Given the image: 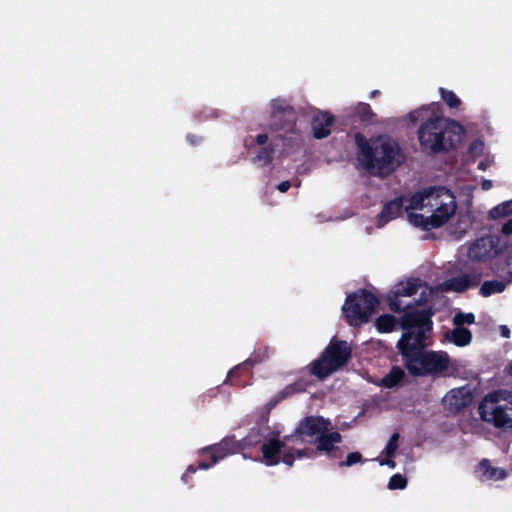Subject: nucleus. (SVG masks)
<instances>
[{
  "mask_svg": "<svg viewBox=\"0 0 512 512\" xmlns=\"http://www.w3.org/2000/svg\"><path fill=\"white\" fill-rule=\"evenodd\" d=\"M435 291L418 279H409L395 285L388 295L389 307L394 312H405L402 327L405 333L398 341L397 347L403 357L407 370L412 375H427L441 372L448 368L449 359L442 352L423 350L425 341L432 329L431 311L414 306L427 302Z\"/></svg>",
  "mask_w": 512,
  "mask_h": 512,
  "instance_id": "nucleus-1",
  "label": "nucleus"
},
{
  "mask_svg": "<svg viewBox=\"0 0 512 512\" xmlns=\"http://www.w3.org/2000/svg\"><path fill=\"white\" fill-rule=\"evenodd\" d=\"M457 209L455 195L441 186L421 189L406 199L408 222L427 231L446 226L455 217Z\"/></svg>",
  "mask_w": 512,
  "mask_h": 512,
  "instance_id": "nucleus-2",
  "label": "nucleus"
},
{
  "mask_svg": "<svg viewBox=\"0 0 512 512\" xmlns=\"http://www.w3.org/2000/svg\"><path fill=\"white\" fill-rule=\"evenodd\" d=\"M408 118L412 123L424 121L418 131V139L426 152L447 151L464 139V127L454 120L441 117L439 105L436 103L412 111Z\"/></svg>",
  "mask_w": 512,
  "mask_h": 512,
  "instance_id": "nucleus-3",
  "label": "nucleus"
},
{
  "mask_svg": "<svg viewBox=\"0 0 512 512\" xmlns=\"http://www.w3.org/2000/svg\"><path fill=\"white\" fill-rule=\"evenodd\" d=\"M331 423L322 417H308L303 420L295 435L285 438L281 442L277 439H270L262 445V462L267 466H273L283 461L291 466L294 461L293 453L302 458L305 451L297 449V444L303 442L305 437H317L318 440L329 430Z\"/></svg>",
  "mask_w": 512,
  "mask_h": 512,
  "instance_id": "nucleus-4",
  "label": "nucleus"
},
{
  "mask_svg": "<svg viewBox=\"0 0 512 512\" xmlns=\"http://www.w3.org/2000/svg\"><path fill=\"white\" fill-rule=\"evenodd\" d=\"M358 147L357 159L369 173L385 176L396 169L402 162V155L397 143L388 136L366 139L356 135Z\"/></svg>",
  "mask_w": 512,
  "mask_h": 512,
  "instance_id": "nucleus-5",
  "label": "nucleus"
},
{
  "mask_svg": "<svg viewBox=\"0 0 512 512\" xmlns=\"http://www.w3.org/2000/svg\"><path fill=\"white\" fill-rule=\"evenodd\" d=\"M482 421L501 430H512V391L494 390L486 394L478 405Z\"/></svg>",
  "mask_w": 512,
  "mask_h": 512,
  "instance_id": "nucleus-6",
  "label": "nucleus"
},
{
  "mask_svg": "<svg viewBox=\"0 0 512 512\" xmlns=\"http://www.w3.org/2000/svg\"><path fill=\"white\" fill-rule=\"evenodd\" d=\"M507 248V242L497 235H487L471 242L467 249V258L472 262L489 264L494 272L503 270L499 258Z\"/></svg>",
  "mask_w": 512,
  "mask_h": 512,
  "instance_id": "nucleus-7",
  "label": "nucleus"
},
{
  "mask_svg": "<svg viewBox=\"0 0 512 512\" xmlns=\"http://www.w3.org/2000/svg\"><path fill=\"white\" fill-rule=\"evenodd\" d=\"M350 346L346 341L332 340L321 358L312 365V372L319 378H325L338 370L349 359Z\"/></svg>",
  "mask_w": 512,
  "mask_h": 512,
  "instance_id": "nucleus-8",
  "label": "nucleus"
},
{
  "mask_svg": "<svg viewBox=\"0 0 512 512\" xmlns=\"http://www.w3.org/2000/svg\"><path fill=\"white\" fill-rule=\"evenodd\" d=\"M377 304L378 300L373 294L361 291L348 296L342 309L347 321L358 326L368 321Z\"/></svg>",
  "mask_w": 512,
  "mask_h": 512,
  "instance_id": "nucleus-9",
  "label": "nucleus"
},
{
  "mask_svg": "<svg viewBox=\"0 0 512 512\" xmlns=\"http://www.w3.org/2000/svg\"><path fill=\"white\" fill-rule=\"evenodd\" d=\"M280 142H282V139L277 136L270 137L267 133H261L256 137H248L245 140V147L252 149L255 144L262 147L254 158V162L259 165H267L272 160L275 147L279 146Z\"/></svg>",
  "mask_w": 512,
  "mask_h": 512,
  "instance_id": "nucleus-10",
  "label": "nucleus"
},
{
  "mask_svg": "<svg viewBox=\"0 0 512 512\" xmlns=\"http://www.w3.org/2000/svg\"><path fill=\"white\" fill-rule=\"evenodd\" d=\"M482 275L478 273H468L459 275L457 277L451 278L445 281L441 285V290L446 292H463L469 288L476 286Z\"/></svg>",
  "mask_w": 512,
  "mask_h": 512,
  "instance_id": "nucleus-11",
  "label": "nucleus"
},
{
  "mask_svg": "<svg viewBox=\"0 0 512 512\" xmlns=\"http://www.w3.org/2000/svg\"><path fill=\"white\" fill-rule=\"evenodd\" d=\"M472 400L469 388L460 387L450 390L443 398L444 405L451 411H458Z\"/></svg>",
  "mask_w": 512,
  "mask_h": 512,
  "instance_id": "nucleus-12",
  "label": "nucleus"
},
{
  "mask_svg": "<svg viewBox=\"0 0 512 512\" xmlns=\"http://www.w3.org/2000/svg\"><path fill=\"white\" fill-rule=\"evenodd\" d=\"M472 229V220L468 215H460L455 221L446 225V232L453 240H461L466 237Z\"/></svg>",
  "mask_w": 512,
  "mask_h": 512,
  "instance_id": "nucleus-13",
  "label": "nucleus"
},
{
  "mask_svg": "<svg viewBox=\"0 0 512 512\" xmlns=\"http://www.w3.org/2000/svg\"><path fill=\"white\" fill-rule=\"evenodd\" d=\"M407 197L396 199L391 202H389L385 207L383 208L381 214L379 215L378 219V226L381 227L387 222H389L392 219L397 218L401 215L403 209L406 211V199Z\"/></svg>",
  "mask_w": 512,
  "mask_h": 512,
  "instance_id": "nucleus-14",
  "label": "nucleus"
},
{
  "mask_svg": "<svg viewBox=\"0 0 512 512\" xmlns=\"http://www.w3.org/2000/svg\"><path fill=\"white\" fill-rule=\"evenodd\" d=\"M476 473L477 477L483 482L499 481L504 479L507 475L503 469L492 466L486 459L479 463Z\"/></svg>",
  "mask_w": 512,
  "mask_h": 512,
  "instance_id": "nucleus-15",
  "label": "nucleus"
},
{
  "mask_svg": "<svg viewBox=\"0 0 512 512\" xmlns=\"http://www.w3.org/2000/svg\"><path fill=\"white\" fill-rule=\"evenodd\" d=\"M333 117L326 112H320L315 115L312 122L313 134L316 138L327 137L331 132Z\"/></svg>",
  "mask_w": 512,
  "mask_h": 512,
  "instance_id": "nucleus-16",
  "label": "nucleus"
},
{
  "mask_svg": "<svg viewBox=\"0 0 512 512\" xmlns=\"http://www.w3.org/2000/svg\"><path fill=\"white\" fill-rule=\"evenodd\" d=\"M239 450L238 444L233 439H225L217 446L205 448L204 453H209L213 463H217L218 460L222 459L230 453H235Z\"/></svg>",
  "mask_w": 512,
  "mask_h": 512,
  "instance_id": "nucleus-17",
  "label": "nucleus"
},
{
  "mask_svg": "<svg viewBox=\"0 0 512 512\" xmlns=\"http://www.w3.org/2000/svg\"><path fill=\"white\" fill-rule=\"evenodd\" d=\"M318 441V451L324 452L332 457H338V448L335 446L341 441V435L338 432L322 435Z\"/></svg>",
  "mask_w": 512,
  "mask_h": 512,
  "instance_id": "nucleus-18",
  "label": "nucleus"
},
{
  "mask_svg": "<svg viewBox=\"0 0 512 512\" xmlns=\"http://www.w3.org/2000/svg\"><path fill=\"white\" fill-rule=\"evenodd\" d=\"M445 339L458 347H465L472 341V333L465 327L454 326L452 330L445 332Z\"/></svg>",
  "mask_w": 512,
  "mask_h": 512,
  "instance_id": "nucleus-19",
  "label": "nucleus"
},
{
  "mask_svg": "<svg viewBox=\"0 0 512 512\" xmlns=\"http://www.w3.org/2000/svg\"><path fill=\"white\" fill-rule=\"evenodd\" d=\"M505 283L502 281L492 280L486 281L480 288V294L484 297H489L496 293H501L505 290Z\"/></svg>",
  "mask_w": 512,
  "mask_h": 512,
  "instance_id": "nucleus-20",
  "label": "nucleus"
},
{
  "mask_svg": "<svg viewBox=\"0 0 512 512\" xmlns=\"http://www.w3.org/2000/svg\"><path fill=\"white\" fill-rule=\"evenodd\" d=\"M512 214V199L504 201L489 211L491 219H500Z\"/></svg>",
  "mask_w": 512,
  "mask_h": 512,
  "instance_id": "nucleus-21",
  "label": "nucleus"
},
{
  "mask_svg": "<svg viewBox=\"0 0 512 512\" xmlns=\"http://www.w3.org/2000/svg\"><path fill=\"white\" fill-rule=\"evenodd\" d=\"M404 371L400 367H393L391 371L382 379L384 386L391 388L402 381Z\"/></svg>",
  "mask_w": 512,
  "mask_h": 512,
  "instance_id": "nucleus-22",
  "label": "nucleus"
},
{
  "mask_svg": "<svg viewBox=\"0 0 512 512\" xmlns=\"http://www.w3.org/2000/svg\"><path fill=\"white\" fill-rule=\"evenodd\" d=\"M475 315L473 313H464L457 311L453 318L452 323L457 327H464V325H471L475 323Z\"/></svg>",
  "mask_w": 512,
  "mask_h": 512,
  "instance_id": "nucleus-23",
  "label": "nucleus"
},
{
  "mask_svg": "<svg viewBox=\"0 0 512 512\" xmlns=\"http://www.w3.org/2000/svg\"><path fill=\"white\" fill-rule=\"evenodd\" d=\"M396 320L393 316L385 314L377 318L376 327L380 332H390L395 327Z\"/></svg>",
  "mask_w": 512,
  "mask_h": 512,
  "instance_id": "nucleus-24",
  "label": "nucleus"
},
{
  "mask_svg": "<svg viewBox=\"0 0 512 512\" xmlns=\"http://www.w3.org/2000/svg\"><path fill=\"white\" fill-rule=\"evenodd\" d=\"M439 92L441 99L447 104V106L450 108L460 107L461 100L453 91L440 88Z\"/></svg>",
  "mask_w": 512,
  "mask_h": 512,
  "instance_id": "nucleus-25",
  "label": "nucleus"
},
{
  "mask_svg": "<svg viewBox=\"0 0 512 512\" xmlns=\"http://www.w3.org/2000/svg\"><path fill=\"white\" fill-rule=\"evenodd\" d=\"M398 440H399V434L394 433L385 448L383 449L381 455L386 457H393L398 449Z\"/></svg>",
  "mask_w": 512,
  "mask_h": 512,
  "instance_id": "nucleus-26",
  "label": "nucleus"
},
{
  "mask_svg": "<svg viewBox=\"0 0 512 512\" xmlns=\"http://www.w3.org/2000/svg\"><path fill=\"white\" fill-rule=\"evenodd\" d=\"M407 485V480L401 474H394L388 483V488L390 490L395 489H404Z\"/></svg>",
  "mask_w": 512,
  "mask_h": 512,
  "instance_id": "nucleus-27",
  "label": "nucleus"
},
{
  "mask_svg": "<svg viewBox=\"0 0 512 512\" xmlns=\"http://www.w3.org/2000/svg\"><path fill=\"white\" fill-rule=\"evenodd\" d=\"M469 151L472 156H481L485 151V144L481 140H475L470 144Z\"/></svg>",
  "mask_w": 512,
  "mask_h": 512,
  "instance_id": "nucleus-28",
  "label": "nucleus"
},
{
  "mask_svg": "<svg viewBox=\"0 0 512 512\" xmlns=\"http://www.w3.org/2000/svg\"><path fill=\"white\" fill-rule=\"evenodd\" d=\"M360 461H361V454L358 453V452H353V453H350L347 456L344 465L351 466V465L356 464V463H358Z\"/></svg>",
  "mask_w": 512,
  "mask_h": 512,
  "instance_id": "nucleus-29",
  "label": "nucleus"
},
{
  "mask_svg": "<svg viewBox=\"0 0 512 512\" xmlns=\"http://www.w3.org/2000/svg\"><path fill=\"white\" fill-rule=\"evenodd\" d=\"M391 458L392 457L380 455V457L378 458L379 465L388 466L389 468L394 469L396 467V463Z\"/></svg>",
  "mask_w": 512,
  "mask_h": 512,
  "instance_id": "nucleus-30",
  "label": "nucleus"
},
{
  "mask_svg": "<svg viewBox=\"0 0 512 512\" xmlns=\"http://www.w3.org/2000/svg\"><path fill=\"white\" fill-rule=\"evenodd\" d=\"M503 270L500 272L509 274L512 276V255L506 259L505 265H502Z\"/></svg>",
  "mask_w": 512,
  "mask_h": 512,
  "instance_id": "nucleus-31",
  "label": "nucleus"
},
{
  "mask_svg": "<svg viewBox=\"0 0 512 512\" xmlns=\"http://www.w3.org/2000/svg\"><path fill=\"white\" fill-rule=\"evenodd\" d=\"M501 231L503 234L512 235V219L503 224Z\"/></svg>",
  "mask_w": 512,
  "mask_h": 512,
  "instance_id": "nucleus-32",
  "label": "nucleus"
},
{
  "mask_svg": "<svg viewBox=\"0 0 512 512\" xmlns=\"http://www.w3.org/2000/svg\"><path fill=\"white\" fill-rule=\"evenodd\" d=\"M493 160L490 159L489 157H487L486 159L482 160L479 165H478V168L482 171H485L487 170L490 165L492 164Z\"/></svg>",
  "mask_w": 512,
  "mask_h": 512,
  "instance_id": "nucleus-33",
  "label": "nucleus"
},
{
  "mask_svg": "<svg viewBox=\"0 0 512 512\" xmlns=\"http://www.w3.org/2000/svg\"><path fill=\"white\" fill-rule=\"evenodd\" d=\"M499 330H500V334L502 337H504V338L510 337V329L506 325H501L499 327Z\"/></svg>",
  "mask_w": 512,
  "mask_h": 512,
  "instance_id": "nucleus-34",
  "label": "nucleus"
},
{
  "mask_svg": "<svg viewBox=\"0 0 512 512\" xmlns=\"http://www.w3.org/2000/svg\"><path fill=\"white\" fill-rule=\"evenodd\" d=\"M290 186H291V184L289 181H284V182L280 183L277 188L280 192L284 193V192L288 191Z\"/></svg>",
  "mask_w": 512,
  "mask_h": 512,
  "instance_id": "nucleus-35",
  "label": "nucleus"
},
{
  "mask_svg": "<svg viewBox=\"0 0 512 512\" xmlns=\"http://www.w3.org/2000/svg\"><path fill=\"white\" fill-rule=\"evenodd\" d=\"M481 187L483 190L487 191V190H490L492 187H493V183L491 180H483L482 183H481Z\"/></svg>",
  "mask_w": 512,
  "mask_h": 512,
  "instance_id": "nucleus-36",
  "label": "nucleus"
},
{
  "mask_svg": "<svg viewBox=\"0 0 512 512\" xmlns=\"http://www.w3.org/2000/svg\"><path fill=\"white\" fill-rule=\"evenodd\" d=\"M360 113L363 117H366V115L369 113V106L367 104H360Z\"/></svg>",
  "mask_w": 512,
  "mask_h": 512,
  "instance_id": "nucleus-37",
  "label": "nucleus"
},
{
  "mask_svg": "<svg viewBox=\"0 0 512 512\" xmlns=\"http://www.w3.org/2000/svg\"><path fill=\"white\" fill-rule=\"evenodd\" d=\"M295 391V388L293 386H289L287 387L284 391H283V394L287 395V394H290V393H293Z\"/></svg>",
  "mask_w": 512,
  "mask_h": 512,
  "instance_id": "nucleus-38",
  "label": "nucleus"
},
{
  "mask_svg": "<svg viewBox=\"0 0 512 512\" xmlns=\"http://www.w3.org/2000/svg\"><path fill=\"white\" fill-rule=\"evenodd\" d=\"M200 468H202V469H207V468H209V465H207V464H205V463H201V464H200Z\"/></svg>",
  "mask_w": 512,
  "mask_h": 512,
  "instance_id": "nucleus-39",
  "label": "nucleus"
},
{
  "mask_svg": "<svg viewBox=\"0 0 512 512\" xmlns=\"http://www.w3.org/2000/svg\"><path fill=\"white\" fill-rule=\"evenodd\" d=\"M189 472H191V473H194V472H195V469H194V467H193V466H190V467L187 469V473H189Z\"/></svg>",
  "mask_w": 512,
  "mask_h": 512,
  "instance_id": "nucleus-40",
  "label": "nucleus"
},
{
  "mask_svg": "<svg viewBox=\"0 0 512 512\" xmlns=\"http://www.w3.org/2000/svg\"><path fill=\"white\" fill-rule=\"evenodd\" d=\"M509 373L512 375V362L509 364Z\"/></svg>",
  "mask_w": 512,
  "mask_h": 512,
  "instance_id": "nucleus-41",
  "label": "nucleus"
}]
</instances>
